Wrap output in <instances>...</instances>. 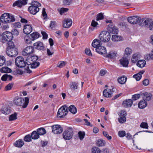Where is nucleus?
<instances>
[{
	"mask_svg": "<svg viewBox=\"0 0 153 153\" xmlns=\"http://www.w3.org/2000/svg\"><path fill=\"white\" fill-rule=\"evenodd\" d=\"M7 44L8 46L6 50L7 55L10 57H15L18 54V49L15 48L13 42H7Z\"/></svg>",
	"mask_w": 153,
	"mask_h": 153,
	"instance_id": "nucleus-1",
	"label": "nucleus"
},
{
	"mask_svg": "<svg viewBox=\"0 0 153 153\" xmlns=\"http://www.w3.org/2000/svg\"><path fill=\"white\" fill-rule=\"evenodd\" d=\"M31 5L28 8V10L30 13L35 15L39 11V7L41 6V4L36 1H32Z\"/></svg>",
	"mask_w": 153,
	"mask_h": 153,
	"instance_id": "nucleus-2",
	"label": "nucleus"
},
{
	"mask_svg": "<svg viewBox=\"0 0 153 153\" xmlns=\"http://www.w3.org/2000/svg\"><path fill=\"white\" fill-rule=\"evenodd\" d=\"M29 98L25 97V100L21 97L16 98L13 100L14 103L16 105L22 106L23 108H26L29 103Z\"/></svg>",
	"mask_w": 153,
	"mask_h": 153,
	"instance_id": "nucleus-3",
	"label": "nucleus"
},
{
	"mask_svg": "<svg viewBox=\"0 0 153 153\" xmlns=\"http://www.w3.org/2000/svg\"><path fill=\"white\" fill-rule=\"evenodd\" d=\"M13 38V36L10 32L6 31L3 33L2 35H0V41L3 43L6 42H11V41Z\"/></svg>",
	"mask_w": 153,
	"mask_h": 153,
	"instance_id": "nucleus-4",
	"label": "nucleus"
},
{
	"mask_svg": "<svg viewBox=\"0 0 153 153\" xmlns=\"http://www.w3.org/2000/svg\"><path fill=\"white\" fill-rule=\"evenodd\" d=\"M127 20L130 23L134 25L138 23L140 25H143V23L142 22L143 19L138 16H133L128 17Z\"/></svg>",
	"mask_w": 153,
	"mask_h": 153,
	"instance_id": "nucleus-5",
	"label": "nucleus"
},
{
	"mask_svg": "<svg viewBox=\"0 0 153 153\" xmlns=\"http://www.w3.org/2000/svg\"><path fill=\"white\" fill-rule=\"evenodd\" d=\"M68 107L66 105L63 106L58 110L57 116L58 118H64L68 112Z\"/></svg>",
	"mask_w": 153,
	"mask_h": 153,
	"instance_id": "nucleus-6",
	"label": "nucleus"
},
{
	"mask_svg": "<svg viewBox=\"0 0 153 153\" xmlns=\"http://www.w3.org/2000/svg\"><path fill=\"white\" fill-rule=\"evenodd\" d=\"M106 22L107 23H109L110 24L108 25L107 30L109 33H112L113 34H117L118 32V30L117 28L114 26L111 20H106Z\"/></svg>",
	"mask_w": 153,
	"mask_h": 153,
	"instance_id": "nucleus-7",
	"label": "nucleus"
},
{
	"mask_svg": "<svg viewBox=\"0 0 153 153\" xmlns=\"http://www.w3.org/2000/svg\"><path fill=\"white\" fill-rule=\"evenodd\" d=\"M99 38L101 41L106 42L110 40L111 35L109 32L106 31H103L100 34Z\"/></svg>",
	"mask_w": 153,
	"mask_h": 153,
	"instance_id": "nucleus-8",
	"label": "nucleus"
},
{
	"mask_svg": "<svg viewBox=\"0 0 153 153\" xmlns=\"http://www.w3.org/2000/svg\"><path fill=\"white\" fill-rule=\"evenodd\" d=\"M73 134V130L72 128H68L63 132V138L65 140H69L72 138Z\"/></svg>",
	"mask_w": 153,
	"mask_h": 153,
	"instance_id": "nucleus-9",
	"label": "nucleus"
},
{
	"mask_svg": "<svg viewBox=\"0 0 153 153\" xmlns=\"http://www.w3.org/2000/svg\"><path fill=\"white\" fill-rule=\"evenodd\" d=\"M15 64L19 68L25 67L26 65L24 59L22 56H18L16 58Z\"/></svg>",
	"mask_w": 153,
	"mask_h": 153,
	"instance_id": "nucleus-10",
	"label": "nucleus"
},
{
	"mask_svg": "<svg viewBox=\"0 0 153 153\" xmlns=\"http://www.w3.org/2000/svg\"><path fill=\"white\" fill-rule=\"evenodd\" d=\"M116 89L113 86H111V89L106 88L103 91V95L106 97H110L112 96V92L115 91Z\"/></svg>",
	"mask_w": 153,
	"mask_h": 153,
	"instance_id": "nucleus-11",
	"label": "nucleus"
},
{
	"mask_svg": "<svg viewBox=\"0 0 153 153\" xmlns=\"http://www.w3.org/2000/svg\"><path fill=\"white\" fill-rule=\"evenodd\" d=\"M143 25L148 28L150 30H153V21H150L146 18H143Z\"/></svg>",
	"mask_w": 153,
	"mask_h": 153,
	"instance_id": "nucleus-12",
	"label": "nucleus"
},
{
	"mask_svg": "<svg viewBox=\"0 0 153 153\" xmlns=\"http://www.w3.org/2000/svg\"><path fill=\"white\" fill-rule=\"evenodd\" d=\"M53 132L56 134H59L61 133L63 129L60 125H55L51 126Z\"/></svg>",
	"mask_w": 153,
	"mask_h": 153,
	"instance_id": "nucleus-13",
	"label": "nucleus"
},
{
	"mask_svg": "<svg viewBox=\"0 0 153 153\" xmlns=\"http://www.w3.org/2000/svg\"><path fill=\"white\" fill-rule=\"evenodd\" d=\"M34 48L32 46H28L24 49L22 51L23 56H27L32 53L34 51Z\"/></svg>",
	"mask_w": 153,
	"mask_h": 153,
	"instance_id": "nucleus-14",
	"label": "nucleus"
},
{
	"mask_svg": "<svg viewBox=\"0 0 153 153\" xmlns=\"http://www.w3.org/2000/svg\"><path fill=\"white\" fill-rule=\"evenodd\" d=\"M96 51L101 55H103L105 57L106 53V49L105 47L104 46H101L96 48Z\"/></svg>",
	"mask_w": 153,
	"mask_h": 153,
	"instance_id": "nucleus-15",
	"label": "nucleus"
},
{
	"mask_svg": "<svg viewBox=\"0 0 153 153\" xmlns=\"http://www.w3.org/2000/svg\"><path fill=\"white\" fill-rule=\"evenodd\" d=\"M72 23V22L71 19H65L63 22V26L65 28H69L71 25Z\"/></svg>",
	"mask_w": 153,
	"mask_h": 153,
	"instance_id": "nucleus-16",
	"label": "nucleus"
},
{
	"mask_svg": "<svg viewBox=\"0 0 153 153\" xmlns=\"http://www.w3.org/2000/svg\"><path fill=\"white\" fill-rule=\"evenodd\" d=\"M34 48L40 51H43L44 50L45 47L43 43L39 41L34 43L33 44Z\"/></svg>",
	"mask_w": 153,
	"mask_h": 153,
	"instance_id": "nucleus-17",
	"label": "nucleus"
},
{
	"mask_svg": "<svg viewBox=\"0 0 153 153\" xmlns=\"http://www.w3.org/2000/svg\"><path fill=\"white\" fill-rule=\"evenodd\" d=\"M32 31V28L30 24L25 25L24 26L23 32L26 34H30Z\"/></svg>",
	"mask_w": 153,
	"mask_h": 153,
	"instance_id": "nucleus-18",
	"label": "nucleus"
},
{
	"mask_svg": "<svg viewBox=\"0 0 153 153\" xmlns=\"http://www.w3.org/2000/svg\"><path fill=\"white\" fill-rule=\"evenodd\" d=\"M125 112V111H121L120 114H119V116L121 117L118 118V121L120 123H123L126 120V118L125 117L126 114H126H125L124 113Z\"/></svg>",
	"mask_w": 153,
	"mask_h": 153,
	"instance_id": "nucleus-19",
	"label": "nucleus"
},
{
	"mask_svg": "<svg viewBox=\"0 0 153 153\" xmlns=\"http://www.w3.org/2000/svg\"><path fill=\"white\" fill-rule=\"evenodd\" d=\"M117 53L113 51H111L107 54V53L105 57L108 59H112L114 58L117 56Z\"/></svg>",
	"mask_w": 153,
	"mask_h": 153,
	"instance_id": "nucleus-20",
	"label": "nucleus"
},
{
	"mask_svg": "<svg viewBox=\"0 0 153 153\" xmlns=\"http://www.w3.org/2000/svg\"><path fill=\"white\" fill-rule=\"evenodd\" d=\"M120 63L123 67H127L128 64V61L127 59V56L125 55L120 60Z\"/></svg>",
	"mask_w": 153,
	"mask_h": 153,
	"instance_id": "nucleus-21",
	"label": "nucleus"
},
{
	"mask_svg": "<svg viewBox=\"0 0 153 153\" xmlns=\"http://www.w3.org/2000/svg\"><path fill=\"white\" fill-rule=\"evenodd\" d=\"M132 103L133 101L132 100L128 99L124 101L122 103V105L124 107H129L131 106Z\"/></svg>",
	"mask_w": 153,
	"mask_h": 153,
	"instance_id": "nucleus-22",
	"label": "nucleus"
},
{
	"mask_svg": "<svg viewBox=\"0 0 153 153\" xmlns=\"http://www.w3.org/2000/svg\"><path fill=\"white\" fill-rule=\"evenodd\" d=\"M102 45V43L100 41L97 39H94L92 43V46L96 48L101 46Z\"/></svg>",
	"mask_w": 153,
	"mask_h": 153,
	"instance_id": "nucleus-23",
	"label": "nucleus"
},
{
	"mask_svg": "<svg viewBox=\"0 0 153 153\" xmlns=\"http://www.w3.org/2000/svg\"><path fill=\"white\" fill-rule=\"evenodd\" d=\"M147 105V102L143 99L140 100L138 104V106L140 108L143 109Z\"/></svg>",
	"mask_w": 153,
	"mask_h": 153,
	"instance_id": "nucleus-24",
	"label": "nucleus"
},
{
	"mask_svg": "<svg viewBox=\"0 0 153 153\" xmlns=\"http://www.w3.org/2000/svg\"><path fill=\"white\" fill-rule=\"evenodd\" d=\"M143 99L147 101H149L152 97V95L151 94L147 92L143 93L142 94Z\"/></svg>",
	"mask_w": 153,
	"mask_h": 153,
	"instance_id": "nucleus-25",
	"label": "nucleus"
},
{
	"mask_svg": "<svg viewBox=\"0 0 153 153\" xmlns=\"http://www.w3.org/2000/svg\"><path fill=\"white\" fill-rule=\"evenodd\" d=\"M0 111L2 113L7 115L10 113L11 110L8 108L4 107L1 109Z\"/></svg>",
	"mask_w": 153,
	"mask_h": 153,
	"instance_id": "nucleus-26",
	"label": "nucleus"
},
{
	"mask_svg": "<svg viewBox=\"0 0 153 153\" xmlns=\"http://www.w3.org/2000/svg\"><path fill=\"white\" fill-rule=\"evenodd\" d=\"M24 144V142L22 139H19L16 141L14 143V145L18 147H22Z\"/></svg>",
	"mask_w": 153,
	"mask_h": 153,
	"instance_id": "nucleus-27",
	"label": "nucleus"
},
{
	"mask_svg": "<svg viewBox=\"0 0 153 153\" xmlns=\"http://www.w3.org/2000/svg\"><path fill=\"white\" fill-rule=\"evenodd\" d=\"M146 64V62L144 60H140L138 61L137 65L140 68H143L145 66Z\"/></svg>",
	"mask_w": 153,
	"mask_h": 153,
	"instance_id": "nucleus-28",
	"label": "nucleus"
},
{
	"mask_svg": "<svg viewBox=\"0 0 153 153\" xmlns=\"http://www.w3.org/2000/svg\"><path fill=\"white\" fill-rule=\"evenodd\" d=\"M127 79L126 77L123 76L118 78L117 81L119 83L121 84H123L126 82Z\"/></svg>",
	"mask_w": 153,
	"mask_h": 153,
	"instance_id": "nucleus-29",
	"label": "nucleus"
},
{
	"mask_svg": "<svg viewBox=\"0 0 153 153\" xmlns=\"http://www.w3.org/2000/svg\"><path fill=\"white\" fill-rule=\"evenodd\" d=\"M122 37L118 35H113L112 36V40L114 42H118L122 39Z\"/></svg>",
	"mask_w": 153,
	"mask_h": 153,
	"instance_id": "nucleus-30",
	"label": "nucleus"
},
{
	"mask_svg": "<svg viewBox=\"0 0 153 153\" xmlns=\"http://www.w3.org/2000/svg\"><path fill=\"white\" fill-rule=\"evenodd\" d=\"M0 71L1 73H7L11 72L12 70L8 67H4L1 69Z\"/></svg>",
	"mask_w": 153,
	"mask_h": 153,
	"instance_id": "nucleus-31",
	"label": "nucleus"
},
{
	"mask_svg": "<svg viewBox=\"0 0 153 153\" xmlns=\"http://www.w3.org/2000/svg\"><path fill=\"white\" fill-rule=\"evenodd\" d=\"M37 131L40 135H42L45 134L46 131L45 129L43 128H38L37 130Z\"/></svg>",
	"mask_w": 153,
	"mask_h": 153,
	"instance_id": "nucleus-32",
	"label": "nucleus"
},
{
	"mask_svg": "<svg viewBox=\"0 0 153 153\" xmlns=\"http://www.w3.org/2000/svg\"><path fill=\"white\" fill-rule=\"evenodd\" d=\"M70 87L71 89H76L78 88V83L74 82H72L70 84Z\"/></svg>",
	"mask_w": 153,
	"mask_h": 153,
	"instance_id": "nucleus-33",
	"label": "nucleus"
},
{
	"mask_svg": "<svg viewBox=\"0 0 153 153\" xmlns=\"http://www.w3.org/2000/svg\"><path fill=\"white\" fill-rule=\"evenodd\" d=\"M139 59V55L137 53L134 54L132 57L131 61L132 62L135 63L138 61Z\"/></svg>",
	"mask_w": 153,
	"mask_h": 153,
	"instance_id": "nucleus-34",
	"label": "nucleus"
},
{
	"mask_svg": "<svg viewBox=\"0 0 153 153\" xmlns=\"http://www.w3.org/2000/svg\"><path fill=\"white\" fill-rule=\"evenodd\" d=\"M31 137L33 139H37L39 137V135L37 131H33L31 134Z\"/></svg>",
	"mask_w": 153,
	"mask_h": 153,
	"instance_id": "nucleus-35",
	"label": "nucleus"
},
{
	"mask_svg": "<svg viewBox=\"0 0 153 153\" xmlns=\"http://www.w3.org/2000/svg\"><path fill=\"white\" fill-rule=\"evenodd\" d=\"M69 110L73 114H76L77 112V109L75 106L73 105H70L68 108Z\"/></svg>",
	"mask_w": 153,
	"mask_h": 153,
	"instance_id": "nucleus-36",
	"label": "nucleus"
},
{
	"mask_svg": "<svg viewBox=\"0 0 153 153\" xmlns=\"http://www.w3.org/2000/svg\"><path fill=\"white\" fill-rule=\"evenodd\" d=\"M17 114L16 112L10 115L9 117V121L14 120L17 119Z\"/></svg>",
	"mask_w": 153,
	"mask_h": 153,
	"instance_id": "nucleus-37",
	"label": "nucleus"
},
{
	"mask_svg": "<svg viewBox=\"0 0 153 153\" xmlns=\"http://www.w3.org/2000/svg\"><path fill=\"white\" fill-rule=\"evenodd\" d=\"M31 36L33 39L32 40H34L39 37V34L37 32H33L31 34Z\"/></svg>",
	"mask_w": 153,
	"mask_h": 153,
	"instance_id": "nucleus-38",
	"label": "nucleus"
},
{
	"mask_svg": "<svg viewBox=\"0 0 153 153\" xmlns=\"http://www.w3.org/2000/svg\"><path fill=\"white\" fill-rule=\"evenodd\" d=\"M125 54L128 56L130 55L132 53V50L131 48L127 47L125 49Z\"/></svg>",
	"mask_w": 153,
	"mask_h": 153,
	"instance_id": "nucleus-39",
	"label": "nucleus"
},
{
	"mask_svg": "<svg viewBox=\"0 0 153 153\" xmlns=\"http://www.w3.org/2000/svg\"><path fill=\"white\" fill-rule=\"evenodd\" d=\"M40 65V63L38 62H33L31 65V68H35L38 67Z\"/></svg>",
	"mask_w": 153,
	"mask_h": 153,
	"instance_id": "nucleus-40",
	"label": "nucleus"
},
{
	"mask_svg": "<svg viewBox=\"0 0 153 153\" xmlns=\"http://www.w3.org/2000/svg\"><path fill=\"white\" fill-rule=\"evenodd\" d=\"M25 62V65L27 64L28 65H31V64L33 63L32 59L30 56H28L27 58L26 59Z\"/></svg>",
	"mask_w": 153,
	"mask_h": 153,
	"instance_id": "nucleus-41",
	"label": "nucleus"
},
{
	"mask_svg": "<svg viewBox=\"0 0 153 153\" xmlns=\"http://www.w3.org/2000/svg\"><path fill=\"white\" fill-rule=\"evenodd\" d=\"M105 143L104 141L101 139L98 140L97 142V145L99 146H104Z\"/></svg>",
	"mask_w": 153,
	"mask_h": 153,
	"instance_id": "nucleus-42",
	"label": "nucleus"
},
{
	"mask_svg": "<svg viewBox=\"0 0 153 153\" xmlns=\"http://www.w3.org/2000/svg\"><path fill=\"white\" fill-rule=\"evenodd\" d=\"M85 135V133L84 131H79L78 132L79 137L81 140H83L84 137Z\"/></svg>",
	"mask_w": 153,
	"mask_h": 153,
	"instance_id": "nucleus-43",
	"label": "nucleus"
},
{
	"mask_svg": "<svg viewBox=\"0 0 153 153\" xmlns=\"http://www.w3.org/2000/svg\"><path fill=\"white\" fill-rule=\"evenodd\" d=\"M31 135L28 134L25 137L24 140L25 142H29L31 141Z\"/></svg>",
	"mask_w": 153,
	"mask_h": 153,
	"instance_id": "nucleus-44",
	"label": "nucleus"
},
{
	"mask_svg": "<svg viewBox=\"0 0 153 153\" xmlns=\"http://www.w3.org/2000/svg\"><path fill=\"white\" fill-rule=\"evenodd\" d=\"M92 153H100V150L97 147H94L92 149Z\"/></svg>",
	"mask_w": 153,
	"mask_h": 153,
	"instance_id": "nucleus-45",
	"label": "nucleus"
},
{
	"mask_svg": "<svg viewBox=\"0 0 153 153\" xmlns=\"http://www.w3.org/2000/svg\"><path fill=\"white\" fill-rule=\"evenodd\" d=\"M21 3L20 0L17 1L13 3V7L15 6H17L18 7H22V5H21Z\"/></svg>",
	"mask_w": 153,
	"mask_h": 153,
	"instance_id": "nucleus-46",
	"label": "nucleus"
},
{
	"mask_svg": "<svg viewBox=\"0 0 153 153\" xmlns=\"http://www.w3.org/2000/svg\"><path fill=\"white\" fill-rule=\"evenodd\" d=\"M96 18L97 21H99L103 19L104 18V17L102 13H98L97 15Z\"/></svg>",
	"mask_w": 153,
	"mask_h": 153,
	"instance_id": "nucleus-47",
	"label": "nucleus"
},
{
	"mask_svg": "<svg viewBox=\"0 0 153 153\" xmlns=\"http://www.w3.org/2000/svg\"><path fill=\"white\" fill-rule=\"evenodd\" d=\"M5 62V59L3 56H0V66H2Z\"/></svg>",
	"mask_w": 153,
	"mask_h": 153,
	"instance_id": "nucleus-48",
	"label": "nucleus"
},
{
	"mask_svg": "<svg viewBox=\"0 0 153 153\" xmlns=\"http://www.w3.org/2000/svg\"><path fill=\"white\" fill-rule=\"evenodd\" d=\"M133 77L135 78L136 80L139 81L141 79L142 75L140 73H137L133 75Z\"/></svg>",
	"mask_w": 153,
	"mask_h": 153,
	"instance_id": "nucleus-49",
	"label": "nucleus"
},
{
	"mask_svg": "<svg viewBox=\"0 0 153 153\" xmlns=\"http://www.w3.org/2000/svg\"><path fill=\"white\" fill-rule=\"evenodd\" d=\"M68 10V9L65 8H61L59 13L61 15H62L64 13L67 12Z\"/></svg>",
	"mask_w": 153,
	"mask_h": 153,
	"instance_id": "nucleus-50",
	"label": "nucleus"
},
{
	"mask_svg": "<svg viewBox=\"0 0 153 153\" xmlns=\"http://www.w3.org/2000/svg\"><path fill=\"white\" fill-rule=\"evenodd\" d=\"M25 41L26 43L30 44L31 42V39L28 36H26L25 37Z\"/></svg>",
	"mask_w": 153,
	"mask_h": 153,
	"instance_id": "nucleus-51",
	"label": "nucleus"
},
{
	"mask_svg": "<svg viewBox=\"0 0 153 153\" xmlns=\"http://www.w3.org/2000/svg\"><path fill=\"white\" fill-rule=\"evenodd\" d=\"M140 127L143 128H148V126L147 123L142 122L140 125Z\"/></svg>",
	"mask_w": 153,
	"mask_h": 153,
	"instance_id": "nucleus-52",
	"label": "nucleus"
},
{
	"mask_svg": "<svg viewBox=\"0 0 153 153\" xmlns=\"http://www.w3.org/2000/svg\"><path fill=\"white\" fill-rule=\"evenodd\" d=\"M118 135L120 137H123L126 135V132L125 131H120L118 132Z\"/></svg>",
	"mask_w": 153,
	"mask_h": 153,
	"instance_id": "nucleus-53",
	"label": "nucleus"
},
{
	"mask_svg": "<svg viewBox=\"0 0 153 153\" xmlns=\"http://www.w3.org/2000/svg\"><path fill=\"white\" fill-rule=\"evenodd\" d=\"M65 62L64 61H61L58 64L57 66L60 68H62L66 64Z\"/></svg>",
	"mask_w": 153,
	"mask_h": 153,
	"instance_id": "nucleus-54",
	"label": "nucleus"
},
{
	"mask_svg": "<svg viewBox=\"0 0 153 153\" xmlns=\"http://www.w3.org/2000/svg\"><path fill=\"white\" fill-rule=\"evenodd\" d=\"M13 86V84L12 83H10L5 87V89L6 91L9 90L11 89Z\"/></svg>",
	"mask_w": 153,
	"mask_h": 153,
	"instance_id": "nucleus-55",
	"label": "nucleus"
},
{
	"mask_svg": "<svg viewBox=\"0 0 153 153\" xmlns=\"http://www.w3.org/2000/svg\"><path fill=\"white\" fill-rule=\"evenodd\" d=\"M140 95L139 94H136L132 96V99L134 100H136L140 98Z\"/></svg>",
	"mask_w": 153,
	"mask_h": 153,
	"instance_id": "nucleus-56",
	"label": "nucleus"
},
{
	"mask_svg": "<svg viewBox=\"0 0 153 153\" xmlns=\"http://www.w3.org/2000/svg\"><path fill=\"white\" fill-rule=\"evenodd\" d=\"M103 134L104 136L105 137L109 140H111V137L108 134V133L105 131L103 132Z\"/></svg>",
	"mask_w": 153,
	"mask_h": 153,
	"instance_id": "nucleus-57",
	"label": "nucleus"
},
{
	"mask_svg": "<svg viewBox=\"0 0 153 153\" xmlns=\"http://www.w3.org/2000/svg\"><path fill=\"white\" fill-rule=\"evenodd\" d=\"M41 33L43 36V39H46L48 38V35L46 33L45 31H42Z\"/></svg>",
	"mask_w": 153,
	"mask_h": 153,
	"instance_id": "nucleus-58",
	"label": "nucleus"
},
{
	"mask_svg": "<svg viewBox=\"0 0 153 153\" xmlns=\"http://www.w3.org/2000/svg\"><path fill=\"white\" fill-rule=\"evenodd\" d=\"M85 53L86 55L89 56H92L91 52L90 49L86 48L85 50Z\"/></svg>",
	"mask_w": 153,
	"mask_h": 153,
	"instance_id": "nucleus-59",
	"label": "nucleus"
},
{
	"mask_svg": "<svg viewBox=\"0 0 153 153\" xmlns=\"http://www.w3.org/2000/svg\"><path fill=\"white\" fill-rule=\"evenodd\" d=\"M13 25L15 28H20L21 27V24L19 22H16Z\"/></svg>",
	"mask_w": 153,
	"mask_h": 153,
	"instance_id": "nucleus-60",
	"label": "nucleus"
},
{
	"mask_svg": "<svg viewBox=\"0 0 153 153\" xmlns=\"http://www.w3.org/2000/svg\"><path fill=\"white\" fill-rule=\"evenodd\" d=\"M30 57L33 62H36L37 60L38 59V57L37 56H33Z\"/></svg>",
	"mask_w": 153,
	"mask_h": 153,
	"instance_id": "nucleus-61",
	"label": "nucleus"
},
{
	"mask_svg": "<svg viewBox=\"0 0 153 153\" xmlns=\"http://www.w3.org/2000/svg\"><path fill=\"white\" fill-rule=\"evenodd\" d=\"M12 33L13 36V35H16V36L19 34V32L16 29H14L12 31V32H11Z\"/></svg>",
	"mask_w": 153,
	"mask_h": 153,
	"instance_id": "nucleus-62",
	"label": "nucleus"
},
{
	"mask_svg": "<svg viewBox=\"0 0 153 153\" xmlns=\"http://www.w3.org/2000/svg\"><path fill=\"white\" fill-rule=\"evenodd\" d=\"M42 14L44 17V19H45L47 17V15L45 11V9L44 8L42 9Z\"/></svg>",
	"mask_w": 153,
	"mask_h": 153,
	"instance_id": "nucleus-63",
	"label": "nucleus"
},
{
	"mask_svg": "<svg viewBox=\"0 0 153 153\" xmlns=\"http://www.w3.org/2000/svg\"><path fill=\"white\" fill-rule=\"evenodd\" d=\"M25 71L26 72L28 73H31L32 71L30 69L29 66V65L26 66L25 68Z\"/></svg>",
	"mask_w": 153,
	"mask_h": 153,
	"instance_id": "nucleus-64",
	"label": "nucleus"
}]
</instances>
